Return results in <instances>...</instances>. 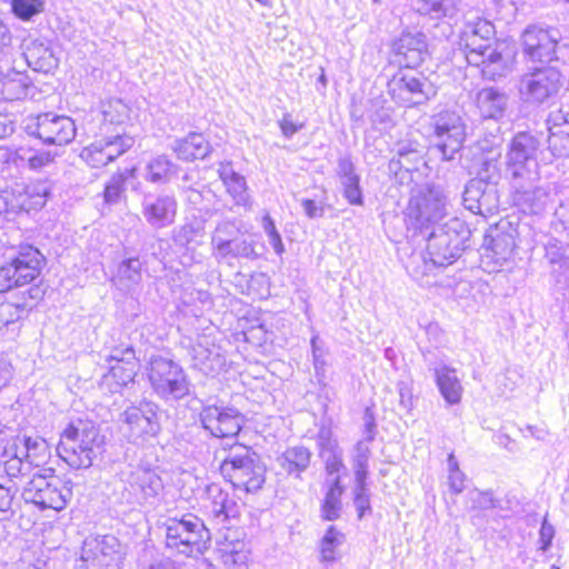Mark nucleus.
<instances>
[{
	"label": "nucleus",
	"mask_w": 569,
	"mask_h": 569,
	"mask_svg": "<svg viewBox=\"0 0 569 569\" xmlns=\"http://www.w3.org/2000/svg\"><path fill=\"white\" fill-rule=\"evenodd\" d=\"M546 123L549 131L548 148L552 154L562 157L569 153V112L562 108L551 111Z\"/></svg>",
	"instance_id": "c756f323"
},
{
	"label": "nucleus",
	"mask_w": 569,
	"mask_h": 569,
	"mask_svg": "<svg viewBox=\"0 0 569 569\" xmlns=\"http://www.w3.org/2000/svg\"><path fill=\"white\" fill-rule=\"evenodd\" d=\"M462 200L466 209L483 217L495 214L499 208L498 190L481 179H471L467 183Z\"/></svg>",
	"instance_id": "412c9836"
},
{
	"label": "nucleus",
	"mask_w": 569,
	"mask_h": 569,
	"mask_svg": "<svg viewBox=\"0 0 569 569\" xmlns=\"http://www.w3.org/2000/svg\"><path fill=\"white\" fill-rule=\"evenodd\" d=\"M113 282L120 290L131 291L136 289L142 280V262L138 257H131L122 260L113 276Z\"/></svg>",
	"instance_id": "58836bf2"
},
{
	"label": "nucleus",
	"mask_w": 569,
	"mask_h": 569,
	"mask_svg": "<svg viewBox=\"0 0 569 569\" xmlns=\"http://www.w3.org/2000/svg\"><path fill=\"white\" fill-rule=\"evenodd\" d=\"M316 441L319 450V456L342 451L339 447L338 440L333 437V432L329 427H320L317 433Z\"/></svg>",
	"instance_id": "6e6d98bb"
},
{
	"label": "nucleus",
	"mask_w": 569,
	"mask_h": 569,
	"mask_svg": "<svg viewBox=\"0 0 569 569\" xmlns=\"http://www.w3.org/2000/svg\"><path fill=\"white\" fill-rule=\"evenodd\" d=\"M191 367L206 376L220 373L226 366L222 348L213 343L209 337L199 338L189 350Z\"/></svg>",
	"instance_id": "4be33fe9"
},
{
	"label": "nucleus",
	"mask_w": 569,
	"mask_h": 569,
	"mask_svg": "<svg viewBox=\"0 0 569 569\" xmlns=\"http://www.w3.org/2000/svg\"><path fill=\"white\" fill-rule=\"evenodd\" d=\"M496 29L492 22L477 18L468 21L461 32L460 46L470 66L480 68L485 79L496 81L512 71V58L492 43Z\"/></svg>",
	"instance_id": "f257e3e1"
},
{
	"label": "nucleus",
	"mask_w": 569,
	"mask_h": 569,
	"mask_svg": "<svg viewBox=\"0 0 569 569\" xmlns=\"http://www.w3.org/2000/svg\"><path fill=\"white\" fill-rule=\"evenodd\" d=\"M103 437L89 421L71 422L62 431L57 446L58 456L73 469H87L101 451Z\"/></svg>",
	"instance_id": "7ed1b4c3"
},
{
	"label": "nucleus",
	"mask_w": 569,
	"mask_h": 569,
	"mask_svg": "<svg viewBox=\"0 0 569 569\" xmlns=\"http://www.w3.org/2000/svg\"><path fill=\"white\" fill-rule=\"evenodd\" d=\"M19 193L18 206L20 210L31 211L41 209L51 192L50 182L37 181L17 189Z\"/></svg>",
	"instance_id": "4c0bfd02"
},
{
	"label": "nucleus",
	"mask_w": 569,
	"mask_h": 569,
	"mask_svg": "<svg viewBox=\"0 0 569 569\" xmlns=\"http://www.w3.org/2000/svg\"><path fill=\"white\" fill-rule=\"evenodd\" d=\"M199 420L204 430L216 438H233L243 426V416L234 408L203 405Z\"/></svg>",
	"instance_id": "a211bd4d"
},
{
	"label": "nucleus",
	"mask_w": 569,
	"mask_h": 569,
	"mask_svg": "<svg viewBox=\"0 0 569 569\" xmlns=\"http://www.w3.org/2000/svg\"><path fill=\"white\" fill-rule=\"evenodd\" d=\"M129 176L130 171L126 170L123 172H117L110 178V180L106 183L103 191L104 202L114 204L120 201L121 196L126 190V182Z\"/></svg>",
	"instance_id": "603ef678"
},
{
	"label": "nucleus",
	"mask_w": 569,
	"mask_h": 569,
	"mask_svg": "<svg viewBox=\"0 0 569 569\" xmlns=\"http://www.w3.org/2000/svg\"><path fill=\"white\" fill-rule=\"evenodd\" d=\"M279 461L288 475L299 478L310 466L311 452L303 446L289 447L281 455Z\"/></svg>",
	"instance_id": "37998d69"
},
{
	"label": "nucleus",
	"mask_w": 569,
	"mask_h": 569,
	"mask_svg": "<svg viewBox=\"0 0 569 569\" xmlns=\"http://www.w3.org/2000/svg\"><path fill=\"white\" fill-rule=\"evenodd\" d=\"M218 173L234 204L250 211L252 209V198L246 178L236 172L230 162L220 163Z\"/></svg>",
	"instance_id": "7c9ffc66"
},
{
	"label": "nucleus",
	"mask_w": 569,
	"mask_h": 569,
	"mask_svg": "<svg viewBox=\"0 0 569 569\" xmlns=\"http://www.w3.org/2000/svg\"><path fill=\"white\" fill-rule=\"evenodd\" d=\"M203 227L201 222L193 221L187 222L174 231V241L180 246H187L196 240L198 236H201Z\"/></svg>",
	"instance_id": "bf43d9fd"
},
{
	"label": "nucleus",
	"mask_w": 569,
	"mask_h": 569,
	"mask_svg": "<svg viewBox=\"0 0 569 569\" xmlns=\"http://www.w3.org/2000/svg\"><path fill=\"white\" fill-rule=\"evenodd\" d=\"M26 131L44 144L66 146L74 139L77 128L70 117L46 112L30 119Z\"/></svg>",
	"instance_id": "dca6fc26"
},
{
	"label": "nucleus",
	"mask_w": 569,
	"mask_h": 569,
	"mask_svg": "<svg viewBox=\"0 0 569 569\" xmlns=\"http://www.w3.org/2000/svg\"><path fill=\"white\" fill-rule=\"evenodd\" d=\"M203 509L213 526L228 528V523L240 516V506L233 495L218 483L206 488Z\"/></svg>",
	"instance_id": "aec40b11"
},
{
	"label": "nucleus",
	"mask_w": 569,
	"mask_h": 569,
	"mask_svg": "<svg viewBox=\"0 0 569 569\" xmlns=\"http://www.w3.org/2000/svg\"><path fill=\"white\" fill-rule=\"evenodd\" d=\"M279 127L282 134L287 139H291L299 130L303 128V123L293 122L291 114L284 113L283 117L279 120Z\"/></svg>",
	"instance_id": "338daca9"
},
{
	"label": "nucleus",
	"mask_w": 569,
	"mask_h": 569,
	"mask_svg": "<svg viewBox=\"0 0 569 569\" xmlns=\"http://www.w3.org/2000/svg\"><path fill=\"white\" fill-rule=\"evenodd\" d=\"M239 231L236 221L223 219L219 221L211 234V250L218 247V241H229L233 239Z\"/></svg>",
	"instance_id": "4d7b16f0"
},
{
	"label": "nucleus",
	"mask_w": 569,
	"mask_h": 569,
	"mask_svg": "<svg viewBox=\"0 0 569 569\" xmlns=\"http://www.w3.org/2000/svg\"><path fill=\"white\" fill-rule=\"evenodd\" d=\"M475 103L482 119L498 121L507 111L509 97L502 89L485 87L476 93Z\"/></svg>",
	"instance_id": "cd10ccee"
},
{
	"label": "nucleus",
	"mask_w": 569,
	"mask_h": 569,
	"mask_svg": "<svg viewBox=\"0 0 569 569\" xmlns=\"http://www.w3.org/2000/svg\"><path fill=\"white\" fill-rule=\"evenodd\" d=\"M124 551L119 539L112 535L89 536L84 539L79 569H121Z\"/></svg>",
	"instance_id": "ddd939ff"
},
{
	"label": "nucleus",
	"mask_w": 569,
	"mask_h": 569,
	"mask_svg": "<svg viewBox=\"0 0 569 569\" xmlns=\"http://www.w3.org/2000/svg\"><path fill=\"white\" fill-rule=\"evenodd\" d=\"M124 490L128 491V501L142 505L156 498L162 490L161 478L151 469L129 466L121 472Z\"/></svg>",
	"instance_id": "6ab92c4d"
},
{
	"label": "nucleus",
	"mask_w": 569,
	"mask_h": 569,
	"mask_svg": "<svg viewBox=\"0 0 569 569\" xmlns=\"http://www.w3.org/2000/svg\"><path fill=\"white\" fill-rule=\"evenodd\" d=\"M212 257L218 262L231 264L234 259L243 258L254 260L258 253L254 250V243L247 239H230L229 241H218V247L211 250Z\"/></svg>",
	"instance_id": "72a5a7b5"
},
{
	"label": "nucleus",
	"mask_w": 569,
	"mask_h": 569,
	"mask_svg": "<svg viewBox=\"0 0 569 569\" xmlns=\"http://www.w3.org/2000/svg\"><path fill=\"white\" fill-rule=\"evenodd\" d=\"M18 447V453L22 455L33 472L44 469L42 466L50 456L49 446L40 437H17L12 439Z\"/></svg>",
	"instance_id": "473e14b6"
},
{
	"label": "nucleus",
	"mask_w": 569,
	"mask_h": 569,
	"mask_svg": "<svg viewBox=\"0 0 569 569\" xmlns=\"http://www.w3.org/2000/svg\"><path fill=\"white\" fill-rule=\"evenodd\" d=\"M137 375V362L110 365L109 372L102 377L104 385L110 392H119L123 387L133 382Z\"/></svg>",
	"instance_id": "c03bdc74"
},
{
	"label": "nucleus",
	"mask_w": 569,
	"mask_h": 569,
	"mask_svg": "<svg viewBox=\"0 0 569 569\" xmlns=\"http://www.w3.org/2000/svg\"><path fill=\"white\" fill-rule=\"evenodd\" d=\"M430 127L432 150L442 160L453 159L466 139V123L461 114L455 110H441L431 117Z\"/></svg>",
	"instance_id": "9b49d317"
},
{
	"label": "nucleus",
	"mask_w": 569,
	"mask_h": 569,
	"mask_svg": "<svg viewBox=\"0 0 569 569\" xmlns=\"http://www.w3.org/2000/svg\"><path fill=\"white\" fill-rule=\"evenodd\" d=\"M345 542V533L335 526H329L320 540V561L331 565L337 560V550Z\"/></svg>",
	"instance_id": "de8ad7c7"
},
{
	"label": "nucleus",
	"mask_w": 569,
	"mask_h": 569,
	"mask_svg": "<svg viewBox=\"0 0 569 569\" xmlns=\"http://www.w3.org/2000/svg\"><path fill=\"white\" fill-rule=\"evenodd\" d=\"M516 247L515 239L509 233L498 232L490 237L489 243L485 247L483 256L493 261L497 266H502L513 253Z\"/></svg>",
	"instance_id": "79ce46f5"
},
{
	"label": "nucleus",
	"mask_w": 569,
	"mask_h": 569,
	"mask_svg": "<svg viewBox=\"0 0 569 569\" xmlns=\"http://www.w3.org/2000/svg\"><path fill=\"white\" fill-rule=\"evenodd\" d=\"M436 382L447 403L457 405L460 402L462 386L455 369L448 366L436 369Z\"/></svg>",
	"instance_id": "ea45409f"
},
{
	"label": "nucleus",
	"mask_w": 569,
	"mask_h": 569,
	"mask_svg": "<svg viewBox=\"0 0 569 569\" xmlns=\"http://www.w3.org/2000/svg\"><path fill=\"white\" fill-rule=\"evenodd\" d=\"M411 7L422 16L431 19H455L462 10L461 0H411Z\"/></svg>",
	"instance_id": "f704fd0d"
},
{
	"label": "nucleus",
	"mask_w": 569,
	"mask_h": 569,
	"mask_svg": "<svg viewBox=\"0 0 569 569\" xmlns=\"http://www.w3.org/2000/svg\"><path fill=\"white\" fill-rule=\"evenodd\" d=\"M320 458L322 459V461L325 463L326 471H327L329 479H332L335 477H338L341 479L340 471L342 469H345V465L342 461V451L320 456Z\"/></svg>",
	"instance_id": "052dcab7"
},
{
	"label": "nucleus",
	"mask_w": 569,
	"mask_h": 569,
	"mask_svg": "<svg viewBox=\"0 0 569 569\" xmlns=\"http://www.w3.org/2000/svg\"><path fill=\"white\" fill-rule=\"evenodd\" d=\"M539 140L529 132H518L510 141L507 152V172L511 181L533 183L540 179L537 153Z\"/></svg>",
	"instance_id": "f8f14e48"
},
{
	"label": "nucleus",
	"mask_w": 569,
	"mask_h": 569,
	"mask_svg": "<svg viewBox=\"0 0 569 569\" xmlns=\"http://www.w3.org/2000/svg\"><path fill=\"white\" fill-rule=\"evenodd\" d=\"M73 483L57 476L53 468L33 472L26 485L22 497L26 502L36 505L39 509L63 510L72 499Z\"/></svg>",
	"instance_id": "0eeeda50"
},
{
	"label": "nucleus",
	"mask_w": 569,
	"mask_h": 569,
	"mask_svg": "<svg viewBox=\"0 0 569 569\" xmlns=\"http://www.w3.org/2000/svg\"><path fill=\"white\" fill-rule=\"evenodd\" d=\"M555 537V529L553 527L548 523L546 520L541 523L540 530H539V550L546 552L551 547L552 540Z\"/></svg>",
	"instance_id": "69168bd1"
},
{
	"label": "nucleus",
	"mask_w": 569,
	"mask_h": 569,
	"mask_svg": "<svg viewBox=\"0 0 569 569\" xmlns=\"http://www.w3.org/2000/svg\"><path fill=\"white\" fill-rule=\"evenodd\" d=\"M399 395V407L405 412H410L413 408L412 387L408 380H400L397 383Z\"/></svg>",
	"instance_id": "e2e57ef3"
},
{
	"label": "nucleus",
	"mask_w": 569,
	"mask_h": 569,
	"mask_svg": "<svg viewBox=\"0 0 569 569\" xmlns=\"http://www.w3.org/2000/svg\"><path fill=\"white\" fill-rule=\"evenodd\" d=\"M54 160V154L50 151H37L32 149H18L12 158L16 166L27 167L33 171H40L41 169L51 164Z\"/></svg>",
	"instance_id": "49530a36"
},
{
	"label": "nucleus",
	"mask_w": 569,
	"mask_h": 569,
	"mask_svg": "<svg viewBox=\"0 0 569 569\" xmlns=\"http://www.w3.org/2000/svg\"><path fill=\"white\" fill-rule=\"evenodd\" d=\"M12 36L9 28L3 23L0 19V62L6 61L10 62L13 49L11 47Z\"/></svg>",
	"instance_id": "680f3d73"
},
{
	"label": "nucleus",
	"mask_w": 569,
	"mask_h": 569,
	"mask_svg": "<svg viewBox=\"0 0 569 569\" xmlns=\"http://www.w3.org/2000/svg\"><path fill=\"white\" fill-rule=\"evenodd\" d=\"M336 174L338 177L341 194L350 206H363L365 197L360 184L361 177L349 154L338 158Z\"/></svg>",
	"instance_id": "393cba45"
},
{
	"label": "nucleus",
	"mask_w": 569,
	"mask_h": 569,
	"mask_svg": "<svg viewBox=\"0 0 569 569\" xmlns=\"http://www.w3.org/2000/svg\"><path fill=\"white\" fill-rule=\"evenodd\" d=\"M392 50L398 62L407 69L418 67L427 54L426 36L421 32H403L393 42Z\"/></svg>",
	"instance_id": "a878e982"
},
{
	"label": "nucleus",
	"mask_w": 569,
	"mask_h": 569,
	"mask_svg": "<svg viewBox=\"0 0 569 569\" xmlns=\"http://www.w3.org/2000/svg\"><path fill=\"white\" fill-rule=\"evenodd\" d=\"M27 64L38 72L48 73L58 66L51 43L46 39H28L22 44Z\"/></svg>",
	"instance_id": "c85d7f7f"
},
{
	"label": "nucleus",
	"mask_w": 569,
	"mask_h": 569,
	"mask_svg": "<svg viewBox=\"0 0 569 569\" xmlns=\"http://www.w3.org/2000/svg\"><path fill=\"white\" fill-rule=\"evenodd\" d=\"M515 189L513 201L525 213L540 214L550 200L549 192L542 187H533L528 181H511Z\"/></svg>",
	"instance_id": "bb28decb"
},
{
	"label": "nucleus",
	"mask_w": 569,
	"mask_h": 569,
	"mask_svg": "<svg viewBox=\"0 0 569 569\" xmlns=\"http://www.w3.org/2000/svg\"><path fill=\"white\" fill-rule=\"evenodd\" d=\"M447 467H448V483H449L450 490L456 495L461 493L465 489L466 476L460 470L459 463L452 452L448 456Z\"/></svg>",
	"instance_id": "5fc2aeb1"
},
{
	"label": "nucleus",
	"mask_w": 569,
	"mask_h": 569,
	"mask_svg": "<svg viewBox=\"0 0 569 569\" xmlns=\"http://www.w3.org/2000/svg\"><path fill=\"white\" fill-rule=\"evenodd\" d=\"M178 202L173 194H147L142 201V216L153 229H163L171 226L177 216Z\"/></svg>",
	"instance_id": "5701e85b"
},
{
	"label": "nucleus",
	"mask_w": 569,
	"mask_h": 569,
	"mask_svg": "<svg viewBox=\"0 0 569 569\" xmlns=\"http://www.w3.org/2000/svg\"><path fill=\"white\" fill-rule=\"evenodd\" d=\"M447 214V198L440 188L427 187L415 193L406 208L405 222L412 236L437 227Z\"/></svg>",
	"instance_id": "6e6552de"
},
{
	"label": "nucleus",
	"mask_w": 569,
	"mask_h": 569,
	"mask_svg": "<svg viewBox=\"0 0 569 569\" xmlns=\"http://www.w3.org/2000/svg\"><path fill=\"white\" fill-rule=\"evenodd\" d=\"M32 89L29 77L16 70H11L0 77V97L6 101L26 99Z\"/></svg>",
	"instance_id": "c9c22d12"
},
{
	"label": "nucleus",
	"mask_w": 569,
	"mask_h": 569,
	"mask_svg": "<svg viewBox=\"0 0 569 569\" xmlns=\"http://www.w3.org/2000/svg\"><path fill=\"white\" fill-rule=\"evenodd\" d=\"M327 485L328 489L320 508L321 518L327 521H335L339 519L341 515V497L345 489L341 485V479L338 477L328 479Z\"/></svg>",
	"instance_id": "a19ab883"
},
{
	"label": "nucleus",
	"mask_w": 569,
	"mask_h": 569,
	"mask_svg": "<svg viewBox=\"0 0 569 569\" xmlns=\"http://www.w3.org/2000/svg\"><path fill=\"white\" fill-rule=\"evenodd\" d=\"M546 254L545 258L550 264L562 263L563 251L561 243L557 239H550L545 246Z\"/></svg>",
	"instance_id": "0e129e2a"
},
{
	"label": "nucleus",
	"mask_w": 569,
	"mask_h": 569,
	"mask_svg": "<svg viewBox=\"0 0 569 569\" xmlns=\"http://www.w3.org/2000/svg\"><path fill=\"white\" fill-rule=\"evenodd\" d=\"M1 457L4 471L10 478L33 473L24 457L18 453V447L12 440L3 446Z\"/></svg>",
	"instance_id": "a18cd8bd"
},
{
	"label": "nucleus",
	"mask_w": 569,
	"mask_h": 569,
	"mask_svg": "<svg viewBox=\"0 0 569 569\" xmlns=\"http://www.w3.org/2000/svg\"><path fill=\"white\" fill-rule=\"evenodd\" d=\"M370 455L371 450L369 443H366V441L360 440L355 445L351 458L355 481H367Z\"/></svg>",
	"instance_id": "8fccbe9b"
},
{
	"label": "nucleus",
	"mask_w": 569,
	"mask_h": 569,
	"mask_svg": "<svg viewBox=\"0 0 569 569\" xmlns=\"http://www.w3.org/2000/svg\"><path fill=\"white\" fill-rule=\"evenodd\" d=\"M353 503L358 513V518L362 519L366 512L371 511L370 493L367 488V481H355Z\"/></svg>",
	"instance_id": "13d9d810"
},
{
	"label": "nucleus",
	"mask_w": 569,
	"mask_h": 569,
	"mask_svg": "<svg viewBox=\"0 0 569 569\" xmlns=\"http://www.w3.org/2000/svg\"><path fill=\"white\" fill-rule=\"evenodd\" d=\"M388 88L391 99L405 108L426 104L437 94L431 81L412 69L397 72L389 81Z\"/></svg>",
	"instance_id": "4468645a"
},
{
	"label": "nucleus",
	"mask_w": 569,
	"mask_h": 569,
	"mask_svg": "<svg viewBox=\"0 0 569 569\" xmlns=\"http://www.w3.org/2000/svg\"><path fill=\"white\" fill-rule=\"evenodd\" d=\"M176 168L167 156H157L146 166V180L152 183H164Z\"/></svg>",
	"instance_id": "09e8293b"
},
{
	"label": "nucleus",
	"mask_w": 569,
	"mask_h": 569,
	"mask_svg": "<svg viewBox=\"0 0 569 569\" xmlns=\"http://www.w3.org/2000/svg\"><path fill=\"white\" fill-rule=\"evenodd\" d=\"M104 351H107L106 361L109 365L137 362L136 351L129 341L111 342L106 346Z\"/></svg>",
	"instance_id": "3c124183"
},
{
	"label": "nucleus",
	"mask_w": 569,
	"mask_h": 569,
	"mask_svg": "<svg viewBox=\"0 0 569 569\" xmlns=\"http://www.w3.org/2000/svg\"><path fill=\"white\" fill-rule=\"evenodd\" d=\"M301 207L309 219H318L325 216V204L317 203L312 199H302Z\"/></svg>",
	"instance_id": "774afa93"
},
{
	"label": "nucleus",
	"mask_w": 569,
	"mask_h": 569,
	"mask_svg": "<svg viewBox=\"0 0 569 569\" xmlns=\"http://www.w3.org/2000/svg\"><path fill=\"white\" fill-rule=\"evenodd\" d=\"M221 472L233 488L256 492L264 483L266 467L250 447L234 445L221 463Z\"/></svg>",
	"instance_id": "423d86ee"
},
{
	"label": "nucleus",
	"mask_w": 569,
	"mask_h": 569,
	"mask_svg": "<svg viewBox=\"0 0 569 569\" xmlns=\"http://www.w3.org/2000/svg\"><path fill=\"white\" fill-rule=\"evenodd\" d=\"M147 376L152 392L166 403L178 402L190 393L191 382L187 372L172 359L152 356Z\"/></svg>",
	"instance_id": "39448f33"
},
{
	"label": "nucleus",
	"mask_w": 569,
	"mask_h": 569,
	"mask_svg": "<svg viewBox=\"0 0 569 569\" xmlns=\"http://www.w3.org/2000/svg\"><path fill=\"white\" fill-rule=\"evenodd\" d=\"M470 237L468 226L459 218H450L433 227L427 237L426 256H412L408 270L418 279L429 274L435 268L452 264L461 256Z\"/></svg>",
	"instance_id": "f03ea898"
},
{
	"label": "nucleus",
	"mask_w": 569,
	"mask_h": 569,
	"mask_svg": "<svg viewBox=\"0 0 569 569\" xmlns=\"http://www.w3.org/2000/svg\"><path fill=\"white\" fill-rule=\"evenodd\" d=\"M134 139L123 132H103L80 152V158L91 168H102L126 153Z\"/></svg>",
	"instance_id": "f3484780"
},
{
	"label": "nucleus",
	"mask_w": 569,
	"mask_h": 569,
	"mask_svg": "<svg viewBox=\"0 0 569 569\" xmlns=\"http://www.w3.org/2000/svg\"><path fill=\"white\" fill-rule=\"evenodd\" d=\"M122 432L132 443H144L161 430L159 406L152 401H140L129 406L121 415Z\"/></svg>",
	"instance_id": "2eb2a0df"
},
{
	"label": "nucleus",
	"mask_w": 569,
	"mask_h": 569,
	"mask_svg": "<svg viewBox=\"0 0 569 569\" xmlns=\"http://www.w3.org/2000/svg\"><path fill=\"white\" fill-rule=\"evenodd\" d=\"M525 54L532 61H551L556 56L557 40L549 30L529 26L522 33Z\"/></svg>",
	"instance_id": "b1692460"
},
{
	"label": "nucleus",
	"mask_w": 569,
	"mask_h": 569,
	"mask_svg": "<svg viewBox=\"0 0 569 569\" xmlns=\"http://www.w3.org/2000/svg\"><path fill=\"white\" fill-rule=\"evenodd\" d=\"M130 114L129 106L121 99H109L101 103V128L107 133L119 132L118 127L122 126Z\"/></svg>",
	"instance_id": "e433bc0d"
},
{
	"label": "nucleus",
	"mask_w": 569,
	"mask_h": 569,
	"mask_svg": "<svg viewBox=\"0 0 569 569\" xmlns=\"http://www.w3.org/2000/svg\"><path fill=\"white\" fill-rule=\"evenodd\" d=\"M43 0H11L13 14L23 21L31 20L43 11Z\"/></svg>",
	"instance_id": "864d4df0"
},
{
	"label": "nucleus",
	"mask_w": 569,
	"mask_h": 569,
	"mask_svg": "<svg viewBox=\"0 0 569 569\" xmlns=\"http://www.w3.org/2000/svg\"><path fill=\"white\" fill-rule=\"evenodd\" d=\"M44 264L43 254L33 246H21L0 266V292L34 281Z\"/></svg>",
	"instance_id": "1a4fd4ad"
},
{
	"label": "nucleus",
	"mask_w": 569,
	"mask_h": 569,
	"mask_svg": "<svg viewBox=\"0 0 569 569\" xmlns=\"http://www.w3.org/2000/svg\"><path fill=\"white\" fill-rule=\"evenodd\" d=\"M171 150L182 161L204 159L211 152V146L202 133L190 132L184 138H179L171 144Z\"/></svg>",
	"instance_id": "2f4dec72"
},
{
	"label": "nucleus",
	"mask_w": 569,
	"mask_h": 569,
	"mask_svg": "<svg viewBox=\"0 0 569 569\" xmlns=\"http://www.w3.org/2000/svg\"><path fill=\"white\" fill-rule=\"evenodd\" d=\"M563 84L561 72L555 67L533 68L518 81L519 99L527 106L539 107L555 98Z\"/></svg>",
	"instance_id": "9d476101"
},
{
	"label": "nucleus",
	"mask_w": 569,
	"mask_h": 569,
	"mask_svg": "<svg viewBox=\"0 0 569 569\" xmlns=\"http://www.w3.org/2000/svg\"><path fill=\"white\" fill-rule=\"evenodd\" d=\"M159 529L163 532L166 548L172 553L197 558L210 547V530L192 513L169 517Z\"/></svg>",
	"instance_id": "20e7f679"
}]
</instances>
